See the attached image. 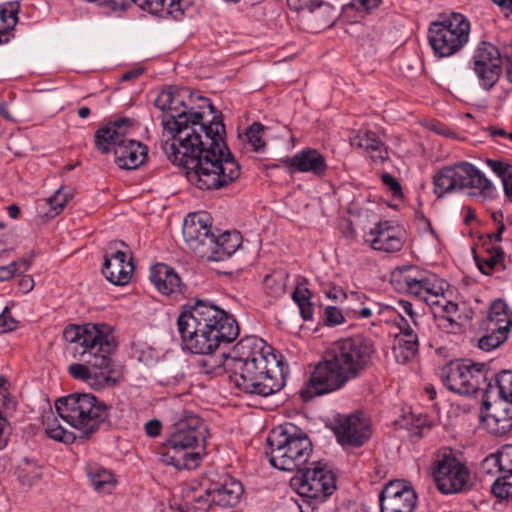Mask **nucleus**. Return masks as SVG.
I'll return each instance as SVG.
<instances>
[{"label": "nucleus", "mask_w": 512, "mask_h": 512, "mask_svg": "<svg viewBox=\"0 0 512 512\" xmlns=\"http://www.w3.org/2000/svg\"><path fill=\"white\" fill-rule=\"evenodd\" d=\"M201 111L189 107L181 92L163 91L155 105L165 112L163 125L173 140L166 153L186 169L190 183L202 190L219 189L240 176V165L229 152L221 115L215 114L210 99L198 96Z\"/></svg>", "instance_id": "f257e3e1"}, {"label": "nucleus", "mask_w": 512, "mask_h": 512, "mask_svg": "<svg viewBox=\"0 0 512 512\" xmlns=\"http://www.w3.org/2000/svg\"><path fill=\"white\" fill-rule=\"evenodd\" d=\"M182 344L191 353L205 355L198 360L200 371L216 373L223 368V361L213 356L222 344L233 342L239 335L236 319L208 301L196 300L183 311L177 320Z\"/></svg>", "instance_id": "f03ea898"}, {"label": "nucleus", "mask_w": 512, "mask_h": 512, "mask_svg": "<svg viewBox=\"0 0 512 512\" xmlns=\"http://www.w3.org/2000/svg\"><path fill=\"white\" fill-rule=\"evenodd\" d=\"M221 358L230 381L244 393L265 397L284 386L281 362L272 348L257 336L242 338L229 354L223 353Z\"/></svg>", "instance_id": "7ed1b4c3"}, {"label": "nucleus", "mask_w": 512, "mask_h": 512, "mask_svg": "<svg viewBox=\"0 0 512 512\" xmlns=\"http://www.w3.org/2000/svg\"><path fill=\"white\" fill-rule=\"evenodd\" d=\"M374 353L372 341L362 335L333 342L301 390L302 398L309 400L342 389L371 366Z\"/></svg>", "instance_id": "20e7f679"}, {"label": "nucleus", "mask_w": 512, "mask_h": 512, "mask_svg": "<svg viewBox=\"0 0 512 512\" xmlns=\"http://www.w3.org/2000/svg\"><path fill=\"white\" fill-rule=\"evenodd\" d=\"M65 340L75 344V350L84 358V363L68 367L70 375L86 383L94 390L115 386L111 355L116 341L109 326L105 324L70 325L63 332Z\"/></svg>", "instance_id": "39448f33"}, {"label": "nucleus", "mask_w": 512, "mask_h": 512, "mask_svg": "<svg viewBox=\"0 0 512 512\" xmlns=\"http://www.w3.org/2000/svg\"><path fill=\"white\" fill-rule=\"evenodd\" d=\"M208 427L197 414L183 411L174 422L164 444L161 461L178 470L195 469L201 462V449L205 447Z\"/></svg>", "instance_id": "423d86ee"}, {"label": "nucleus", "mask_w": 512, "mask_h": 512, "mask_svg": "<svg viewBox=\"0 0 512 512\" xmlns=\"http://www.w3.org/2000/svg\"><path fill=\"white\" fill-rule=\"evenodd\" d=\"M269 461L282 471H302L313 451L308 435L295 425L286 424L273 429L267 437Z\"/></svg>", "instance_id": "0eeeda50"}, {"label": "nucleus", "mask_w": 512, "mask_h": 512, "mask_svg": "<svg viewBox=\"0 0 512 512\" xmlns=\"http://www.w3.org/2000/svg\"><path fill=\"white\" fill-rule=\"evenodd\" d=\"M434 193L444 197L456 191H468L469 195L482 201L495 197L492 182L473 164L467 161L445 166L433 176Z\"/></svg>", "instance_id": "6e6552de"}, {"label": "nucleus", "mask_w": 512, "mask_h": 512, "mask_svg": "<svg viewBox=\"0 0 512 512\" xmlns=\"http://www.w3.org/2000/svg\"><path fill=\"white\" fill-rule=\"evenodd\" d=\"M58 416L78 430L86 440L100 428L107 417L106 405L90 393H73L55 402Z\"/></svg>", "instance_id": "1a4fd4ad"}, {"label": "nucleus", "mask_w": 512, "mask_h": 512, "mask_svg": "<svg viewBox=\"0 0 512 512\" xmlns=\"http://www.w3.org/2000/svg\"><path fill=\"white\" fill-rule=\"evenodd\" d=\"M470 32L469 19L461 13L453 12L430 23L428 44L436 58H450L461 53L468 45Z\"/></svg>", "instance_id": "9d476101"}, {"label": "nucleus", "mask_w": 512, "mask_h": 512, "mask_svg": "<svg viewBox=\"0 0 512 512\" xmlns=\"http://www.w3.org/2000/svg\"><path fill=\"white\" fill-rule=\"evenodd\" d=\"M299 472L300 475L291 479V486L302 501L299 508L301 512H314L336 490L335 475L319 462L314 463L313 467H304Z\"/></svg>", "instance_id": "9b49d317"}, {"label": "nucleus", "mask_w": 512, "mask_h": 512, "mask_svg": "<svg viewBox=\"0 0 512 512\" xmlns=\"http://www.w3.org/2000/svg\"><path fill=\"white\" fill-rule=\"evenodd\" d=\"M391 284L399 293L417 298L429 306L447 285L436 274L414 265L395 268L391 273Z\"/></svg>", "instance_id": "f8f14e48"}, {"label": "nucleus", "mask_w": 512, "mask_h": 512, "mask_svg": "<svg viewBox=\"0 0 512 512\" xmlns=\"http://www.w3.org/2000/svg\"><path fill=\"white\" fill-rule=\"evenodd\" d=\"M440 378L448 390L459 395H472L479 390L487 392L492 388L485 364L471 360L449 362L441 368Z\"/></svg>", "instance_id": "ddd939ff"}, {"label": "nucleus", "mask_w": 512, "mask_h": 512, "mask_svg": "<svg viewBox=\"0 0 512 512\" xmlns=\"http://www.w3.org/2000/svg\"><path fill=\"white\" fill-rule=\"evenodd\" d=\"M432 476L437 489L442 494H457L468 491L472 486V476L465 461L451 450L438 453L432 463Z\"/></svg>", "instance_id": "4468645a"}, {"label": "nucleus", "mask_w": 512, "mask_h": 512, "mask_svg": "<svg viewBox=\"0 0 512 512\" xmlns=\"http://www.w3.org/2000/svg\"><path fill=\"white\" fill-rule=\"evenodd\" d=\"M502 58V50L491 43L481 42L475 49L471 65L483 88L490 89L498 81Z\"/></svg>", "instance_id": "2eb2a0df"}, {"label": "nucleus", "mask_w": 512, "mask_h": 512, "mask_svg": "<svg viewBox=\"0 0 512 512\" xmlns=\"http://www.w3.org/2000/svg\"><path fill=\"white\" fill-rule=\"evenodd\" d=\"M212 224L205 213H191L187 215L183 223V237L188 247L199 257L205 258L211 251Z\"/></svg>", "instance_id": "dca6fc26"}, {"label": "nucleus", "mask_w": 512, "mask_h": 512, "mask_svg": "<svg viewBox=\"0 0 512 512\" xmlns=\"http://www.w3.org/2000/svg\"><path fill=\"white\" fill-rule=\"evenodd\" d=\"M405 241V230L390 220H380L375 223L364 236V242L371 249L387 254L401 251Z\"/></svg>", "instance_id": "f3484780"}, {"label": "nucleus", "mask_w": 512, "mask_h": 512, "mask_svg": "<svg viewBox=\"0 0 512 512\" xmlns=\"http://www.w3.org/2000/svg\"><path fill=\"white\" fill-rule=\"evenodd\" d=\"M334 433L342 447H361L371 437V425L360 412L339 415L335 419Z\"/></svg>", "instance_id": "a211bd4d"}, {"label": "nucleus", "mask_w": 512, "mask_h": 512, "mask_svg": "<svg viewBox=\"0 0 512 512\" xmlns=\"http://www.w3.org/2000/svg\"><path fill=\"white\" fill-rule=\"evenodd\" d=\"M380 512H413L417 496L409 483L390 481L379 494Z\"/></svg>", "instance_id": "6ab92c4d"}, {"label": "nucleus", "mask_w": 512, "mask_h": 512, "mask_svg": "<svg viewBox=\"0 0 512 512\" xmlns=\"http://www.w3.org/2000/svg\"><path fill=\"white\" fill-rule=\"evenodd\" d=\"M110 250L105 255L102 273L111 284L125 286L132 279L135 269L132 254L112 247Z\"/></svg>", "instance_id": "aec40b11"}, {"label": "nucleus", "mask_w": 512, "mask_h": 512, "mask_svg": "<svg viewBox=\"0 0 512 512\" xmlns=\"http://www.w3.org/2000/svg\"><path fill=\"white\" fill-rule=\"evenodd\" d=\"M291 173H311L317 177L326 174L327 164L325 157L316 149L305 148L292 157L281 160Z\"/></svg>", "instance_id": "412c9836"}, {"label": "nucleus", "mask_w": 512, "mask_h": 512, "mask_svg": "<svg viewBox=\"0 0 512 512\" xmlns=\"http://www.w3.org/2000/svg\"><path fill=\"white\" fill-rule=\"evenodd\" d=\"M149 279L158 292L165 296L177 298L183 294L184 284L178 273L164 263H158L150 268Z\"/></svg>", "instance_id": "4be33fe9"}, {"label": "nucleus", "mask_w": 512, "mask_h": 512, "mask_svg": "<svg viewBox=\"0 0 512 512\" xmlns=\"http://www.w3.org/2000/svg\"><path fill=\"white\" fill-rule=\"evenodd\" d=\"M132 123L129 119H121L98 129L95 133V146L101 153L110 152L111 148L116 151L119 143L126 138Z\"/></svg>", "instance_id": "5701e85b"}, {"label": "nucleus", "mask_w": 512, "mask_h": 512, "mask_svg": "<svg viewBox=\"0 0 512 512\" xmlns=\"http://www.w3.org/2000/svg\"><path fill=\"white\" fill-rule=\"evenodd\" d=\"M352 147L362 150L374 162H385L389 158L387 146L374 131L359 129L351 138Z\"/></svg>", "instance_id": "b1692460"}, {"label": "nucleus", "mask_w": 512, "mask_h": 512, "mask_svg": "<svg viewBox=\"0 0 512 512\" xmlns=\"http://www.w3.org/2000/svg\"><path fill=\"white\" fill-rule=\"evenodd\" d=\"M147 147L141 142L125 138L115 151V162L126 170L137 169L147 158Z\"/></svg>", "instance_id": "393cba45"}, {"label": "nucleus", "mask_w": 512, "mask_h": 512, "mask_svg": "<svg viewBox=\"0 0 512 512\" xmlns=\"http://www.w3.org/2000/svg\"><path fill=\"white\" fill-rule=\"evenodd\" d=\"M243 493L242 483L232 477L209 490L212 501L221 507H234L239 503Z\"/></svg>", "instance_id": "a878e982"}, {"label": "nucleus", "mask_w": 512, "mask_h": 512, "mask_svg": "<svg viewBox=\"0 0 512 512\" xmlns=\"http://www.w3.org/2000/svg\"><path fill=\"white\" fill-rule=\"evenodd\" d=\"M491 433L504 435L512 429V401L499 399L486 417Z\"/></svg>", "instance_id": "bb28decb"}, {"label": "nucleus", "mask_w": 512, "mask_h": 512, "mask_svg": "<svg viewBox=\"0 0 512 512\" xmlns=\"http://www.w3.org/2000/svg\"><path fill=\"white\" fill-rule=\"evenodd\" d=\"M242 240L238 232L226 231L212 239L211 251L208 258L213 261H223L231 257L241 246Z\"/></svg>", "instance_id": "cd10ccee"}, {"label": "nucleus", "mask_w": 512, "mask_h": 512, "mask_svg": "<svg viewBox=\"0 0 512 512\" xmlns=\"http://www.w3.org/2000/svg\"><path fill=\"white\" fill-rule=\"evenodd\" d=\"M486 331H502L506 334L512 328V311L501 299L495 300L489 309L485 323Z\"/></svg>", "instance_id": "c85d7f7f"}, {"label": "nucleus", "mask_w": 512, "mask_h": 512, "mask_svg": "<svg viewBox=\"0 0 512 512\" xmlns=\"http://www.w3.org/2000/svg\"><path fill=\"white\" fill-rule=\"evenodd\" d=\"M138 6L160 18L179 20L184 14L182 0H139Z\"/></svg>", "instance_id": "c756f323"}, {"label": "nucleus", "mask_w": 512, "mask_h": 512, "mask_svg": "<svg viewBox=\"0 0 512 512\" xmlns=\"http://www.w3.org/2000/svg\"><path fill=\"white\" fill-rule=\"evenodd\" d=\"M19 4L7 2L0 5V45L8 43L14 37L18 22Z\"/></svg>", "instance_id": "7c9ffc66"}, {"label": "nucleus", "mask_w": 512, "mask_h": 512, "mask_svg": "<svg viewBox=\"0 0 512 512\" xmlns=\"http://www.w3.org/2000/svg\"><path fill=\"white\" fill-rule=\"evenodd\" d=\"M87 476L91 486L100 494H109L116 486L114 475L104 467L97 465L88 466Z\"/></svg>", "instance_id": "2f4dec72"}, {"label": "nucleus", "mask_w": 512, "mask_h": 512, "mask_svg": "<svg viewBox=\"0 0 512 512\" xmlns=\"http://www.w3.org/2000/svg\"><path fill=\"white\" fill-rule=\"evenodd\" d=\"M504 251L500 245H494L486 250L485 255H476L475 261L479 270L490 275L496 269H504Z\"/></svg>", "instance_id": "473e14b6"}, {"label": "nucleus", "mask_w": 512, "mask_h": 512, "mask_svg": "<svg viewBox=\"0 0 512 512\" xmlns=\"http://www.w3.org/2000/svg\"><path fill=\"white\" fill-rule=\"evenodd\" d=\"M16 476L23 486L32 487L42 478V468L32 459L24 458L16 468Z\"/></svg>", "instance_id": "72a5a7b5"}, {"label": "nucleus", "mask_w": 512, "mask_h": 512, "mask_svg": "<svg viewBox=\"0 0 512 512\" xmlns=\"http://www.w3.org/2000/svg\"><path fill=\"white\" fill-rule=\"evenodd\" d=\"M43 425L49 438L62 442L64 444H72L76 441V435L73 432L64 429L57 421L53 412L43 416Z\"/></svg>", "instance_id": "f704fd0d"}, {"label": "nucleus", "mask_w": 512, "mask_h": 512, "mask_svg": "<svg viewBox=\"0 0 512 512\" xmlns=\"http://www.w3.org/2000/svg\"><path fill=\"white\" fill-rule=\"evenodd\" d=\"M419 340H408L403 337H394L392 353L397 363L406 364L418 353Z\"/></svg>", "instance_id": "c9c22d12"}, {"label": "nucleus", "mask_w": 512, "mask_h": 512, "mask_svg": "<svg viewBox=\"0 0 512 512\" xmlns=\"http://www.w3.org/2000/svg\"><path fill=\"white\" fill-rule=\"evenodd\" d=\"M288 274L284 270H276L265 276L263 290L272 298H279L285 294Z\"/></svg>", "instance_id": "e433bc0d"}, {"label": "nucleus", "mask_w": 512, "mask_h": 512, "mask_svg": "<svg viewBox=\"0 0 512 512\" xmlns=\"http://www.w3.org/2000/svg\"><path fill=\"white\" fill-rule=\"evenodd\" d=\"M311 292L303 285H299L292 293V299L297 304L301 317L305 321L313 319L314 305L311 302Z\"/></svg>", "instance_id": "4c0bfd02"}, {"label": "nucleus", "mask_w": 512, "mask_h": 512, "mask_svg": "<svg viewBox=\"0 0 512 512\" xmlns=\"http://www.w3.org/2000/svg\"><path fill=\"white\" fill-rule=\"evenodd\" d=\"M394 324L399 329V332L395 335V337H403L408 340H419V332L421 322H416L414 325L413 322L408 321V319L402 314L397 313L393 319Z\"/></svg>", "instance_id": "58836bf2"}, {"label": "nucleus", "mask_w": 512, "mask_h": 512, "mask_svg": "<svg viewBox=\"0 0 512 512\" xmlns=\"http://www.w3.org/2000/svg\"><path fill=\"white\" fill-rule=\"evenodd\" d=\"M287 5L290 9L297 12L307 11L314 13L318 11L321 14H325L331 10L330 5L323 0H287Z\"/></svg>", "instance_id": "ea45409f"}, {"label": "nucleus", "mask_w": 512, "mask_h": 512, "mask_svg": "<svg viewBox=\"0 0 512 512\" xmlns=\"http://www.w3.org/2000/svg\"><path fill=\"white\" fill-rule=\"evenodd\" d=\"M72 196L73 194L70 188H58L55 193L47 199V203L50 206V212L52 213V216H56L61 213Z\"/></svg>", "instance_id": "a19ab883"}, {"label": "nucleus", "mask_w": 512, "mask_h": 512, "mask_svg": "<svg viewBox=\"0 0 512 512\" xmlns=\"http://www.w3.org/2000/svg\"><path fill=\"white\" fill-rule=\"evenodd\" d=\"M498 391L500 399L512 401V371L503 370L495 376V385H492L493 389Z\"/></svg>", "instance_id": "79ce46f5"}, {"label": "nucleus", "mask_w": 512, "mask_h": 512, "mask_svg": "<svg viewBox=\"0 0 512 512\" xmlns=\"http://www.w3.org/2000/svg\"><path fill=\"white\" fill-rule=\"evenodd\" d=\"M264 132L265 127L260 123H253L247 128L245 135L253 151L261 152L264 150L266 145L263 139Z\"/></svg>", "instance_id": "37998d69"}, {"label": "nucleus", "mask_w": 512, "mask_h": 512, "mask_svg": "<svg viewBox=\"0 0 512 512\" xmlns=\"http://www.w3.org/2000/svg\"><path fill=\"white\" fill-rule=\"evenodd\" d=\"M492 493L500 499H512V473L497 476L491 486Z\"/></svg>", "instance_id": "c03bdc74"}, {"label": "nucleus", "mask_w": 512, "mask_h": 512, "mask_svg": "<svg viewBox=\"0 0 512 512\" xmlns=\"http://www.w3.org/2000/svg\"><path fill=\"white\" fill-rule=\"evenodd\" d=\"M508 337V334L502 331H487L478 341V347L484 351H491L499 347Z\"/></svg>", "instance_id": "a18cd8bd"}, {"label": "nucleus", "mask_w": 512, "mask_h": 512, "mask_svg": "<svg viewBox=\"0 0 512 512\" xmlns=\"http://www.w3.org/2000/svg\"><path fill=\"white\" fill-rule=\"evenodd\" d=\"M30 262L25 259L13 261L5 266H0V282L8 281L16 274H21L29 269Z\"/></svg>", "instance_id": "49530a36"}, {"label": "nucleus", "mask_w": 512, "mask_h": 512, "mask_svg": "<svg viewBox=\"0 0 512 512\" xmlns=\"http://www.w3.org/2000/svg\"><path fill=\"white\" fill-rule=\"evenodd\" d=\"M430 307L439 309L442 312L440 317H454L458 311V305L447 300L444 292L439 295V298L434 299Z\"/></svg>", "instance_id": "de8ad7c7"}, {"label": "nucleus", "mask_w": 512, "mask_h": 512, "mask_svg": "<svg viewBox=\"0 0 512 512\" xmlns=\"http://www.w3.org/2000/svg\"><path fill=\"white\" fill-rule=\"evenodd\" d=\"M496 453L499 459L501 476L512 473V445H504Z\"/></svg>", "instance_id": "09e8293b"}, {"label": "nucleus", "mask_w": 512, "mask_h": 512, "mask_svg": "<svg viewBox=\"0 0 512 512\" xmlns=\"http://www.w3.org/2000/svg\"><path fill=\"white\" fill-rule=\"evenodd\" d=\"M492 219L496 226L495 238L497 241L501 240V235L507 227H512V216H505L502 210H497L492 213Z\"/></svg>", "instance_id": "8fccbe9b"}, {"label": "nucleus", "mask_w": 512, "mask_h": 512, "mask_svg": "<svg viewBox=\"0 0 512 512\" xmlns=\"http://www.w3.org/2000/svg\"><path fill=\"white\" fill-rule=\"evenodd\" d=\"M345 322L342 311L336 306H326L324 309V323L327 326H337Z\"/></svg>", "instance_id": "3c124183"}, {"label": "nucleus", "mask_w": 512, "mask_h": 512, "mask_svg": "<svg viewBox=\"0 0 512 512\" xmlns=\"http://www.w3.org/2000/svg\"><path fill=\"white\" fill-rule=\"evenodd\" d=\"M481 471L486 475H498L501 476V469L499 464V459L497 457V453H491L486 456L485 459L481 463Z\"/></svg>", "instance_id": "603ef678"}, {"label": "nucleus", "mask_w": 512, "mask_h": 512, "mask_svg": "<svg viewBox=\"0 0 512 512\" xmlns=\"http://www.w3.org/2000/svg\"><path fill=\"white\" fill-rule=\"evenodd\" d=\"M11 425L7 419V415L0 410V450L6 448L9 437L11 435Z\"/></svg>", "instance_id": "864d4df0"}, {"label": "nucleus", "mask_w": 512, "mask_h": 512, "mask_svg": "<svg viewBox=\"0 0 512 512\" xmlns=\"http://www.w3.org/2000/svg\"><path fill=\"white\" fill-rule=\"evenodd\" d=\"M382 183L391 191L395 198L402 197V188L398 180L389 173H384L381 176Z\"/></svg>", "instance_id": "5fc2aeb1"}, {"label": "nucleus", "mask_w": 512, "mask_h": 512, "mask_svg": "<svg viewBox=\"0 0 512 512\" xmlns=\"http://www.w3.org/2000/svg\"><path fill=\"white\" fill-rule=\"evenodd\" d=\"M398 306L404 313L403 315L408 319V321L413 322L414 325H416V322H421L422 316L414 311L413 304L411 302L406 300H400L398 302Z\"/></svg>", "instance_id": "6e6d98bb"}, {"label": "nucleus", "mask_w": 512, "mask_h": 512, "mask_svg": "<svg viewBox=\"0 0 512 512\" xmlns=\"http://www.w3.org/2000/svg\"><path fill=\"white\" fill-rule=\"evenodd\" d=\"M382 0H352L349 4L352 8L362 12H369L377 8Z\"/></svg>", "instance_id": "4d7b16f0"}, {"label": "nucleus", "mask_w": 512, "mask_h": 512, "mask_svg": "<svg viewBox=\"0 0 512 512\" xmlns=\"http://www.w3.org/2000/svg\"><path fill=\"white\" fill-rule=\"evenodd\" d=\"M16 328V322L12 318L10 311L5 308L0 315V333L12 331Z\"/></svg>", "instance_id": "13d9d810"}, {"label": "nucleus", "mask_w": 512, "mask_h": 512, "mask_svg": "<svg viewBox=\"0 0 512 512\" xmlns=\"http://www.w3.org/2000/svg\"><path fill=\"white\" fill-rule=\"evenodd\" d=\"M502 57L506 62L507 78L512 82V42L502 46Z\"/></svg>", "instance_id": "bf43d9fd"}, {"label": "nucleus", "mask_w": 512, "mask_h": 512, "mask_svg": "<svg viewBox=\"0 0 512 512\" xmlns=\"http://www.w3.org/2000/svg\"><path fill=\"white\" fill-rule=\"evenodd\" d=\"M488 166L501 177V179L507 174L512 171V165L506 164L501 161L496 160H487Z\"/></svg>", "instance_id": "052dcab7"}, {"label": "nucleus", "mask_w": 512, "mask_h": 512, "mask_svg": "<svg viewBox=\"0 0 512 512\" xmlns=\"http://www.w3.org/2000/svg\"><path fill=\"white\" fill-rule=\"evenodd\" d=\"M438 325L448 333H455L460 329V324L454 317H439Z\"/></svg>", "instance_id": "680f3d73"}, {"label": "nucleus", "mask_w": 512, "mask_h": 512, "mask_svg": "<svg viewBox=\"0 0 512 512\" xmlns=\"http://www.w3.org/2000/svg\"><path fill=\"white\" fill-rule=\"evenodd\" d=\"M0 401V410L3 411L5 415H7L8 412L12 413L16 410V402L10 398L6 390L0 394Z\"/></svg>", "instance_id": "e2e57ef3"}, {"label": "nucleus", "mask_w": 512, "mask_h": 512, "mask_svg": "<svg viewBox=\"0 0 512 512\" xmlns=\"http://www.w3.org/2000/svg\"><path fill=\"white\" fill-rule=\"evenodd\" d=\"M162 431V424L157 419L149 420L145 424V432L150 437H157L161 434Z\"/></svg>", "instance_id": "0e129e2a"}, {"label": "nucleus", "mask_w": 512, "mask_h": 512, "mask_svg": "<svg viewBox=\"0 0 512 512\" xmlns=\"http://www.w3.org/2000/svg\"><path fill=\"white\" fill-rule=\"evenodd\" d=\"M325 295L327 298L334 301H343L347 298L346 292L339 286H332L327 291H325Z\"/></svg>", "instance_id": "69168bd1"}, {"label": "nucleus", "mask_w": 512, "mask_h": 512, "mask_svg": "<svg viewBox=\"0 0 512 512\" xmlns=\"http://www.w3.org/2000/svg\"><path fill=\"white\" fill-rule=\"evenodd\" d=\"M505 196L512 201V171L502 178Z\"/></svg>", "instance_id": "338daca9"}, {"label": "nucleus", "mask_w": 512, "mask_h": 512, "mask_svg": "<svg viewBox=\"0 0 512 512\" xmlns=\"http://www.w3.org/2000/svg\"><path fill=\"white\" fill-rule=\"evenodd\" d=\"M488 132L492 138H497V137L508 138V132H506L502 128L489 127Z\"/></svg>", "instance_id": "774afa93"}]
</instances>
